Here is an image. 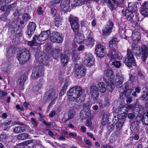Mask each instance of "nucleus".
Segmentation results:
<instances>
[{"label":"nucleus","mask_w":148,"mask_h":148,"mask_svg":"<svg viewBox=\"0 0 148 148\" xmlns=\"http://www.w3.org/2000/svg\"><path fill=\"white\" fill-rule=\"evenodd\" d=\"M82 94V89L78 86H75L70 88L67 92V95L70 97V101H73L80 97Z\"/></svg>","instance_id":"nucleus-1"},{"label":"nucleus","mask_w":148,"mask_h":148,"mask_svg":"<svg viewBox=\"0 0 148 148\" xmlns=\"http://www.w3.org/2000/svg\"><path fill=\"white\" fill-rule=\"evenodd\" d=\"M31 54L28 49H23L17 55V58L20 64H25L30 58Z\"/></svg>","instance_id":"nucleus-2"},{"label":"nucleus","mask_w":148,"mask_h":148,"mask_svg":"<svg viewBox=\"0 0 148 148\" xmlns=\"http://www.w3.org/2000/svg\"><path fill=\"white\" fill-rule=\"evenodd\" d=\"M77 17L71 15L68 17V21L74 34H77L79 31V25Z\"/></svg>","instance_id":"nucleus-3"},{"label":"nucleus","mask_w":148,"mask_h":148,"mask_svg":"<svg viewBox=\"0 0 148 148\" xmlns=\"http://www.w3.org/2000/svg\"><path fill=\"white\" fill-rule=\"evenodd\" d=\"M107 56L110 59L109 62H112L111 65L116 68H120L121 66V64L120 61L116 60L119 58L118 52L108 53Z\"/></svg>","instance_id":"nucleus-4"},{"label":"nucleus","mask_w":148,"mask_h":148,"mask_svg":"<svg viewBox=\"0 0 148 148\" xmlns=\"http://www.w3.org/2000/svg\"><path fill=\"white\" fill-rule=\"evenodd\" d=\"M124 62L128 67L130 68L132 66L136 65V61L132 52L128 49L127 51V57L125 58Z\"/></svg>","instance_id":"nucleus-5"},{"label":"nucleus","mask_w":148,"mask_h":148,"mask_svg":"<svg viewBox=\"0 0 148 148\" xmlns=\"http://www.w3.org/2000/svg\"><path fill=\"white\" fill-rule=\"evenodd\" d=\"M44 68L43 66L39 65L34 68L32 70L31 76L35 80L38 79L39 76L44 75Z\"/></svg>","instance_id":"nucleus-6"},{"label":"nucleus","mask_w":148,"mask_h":148,"mask_svg":"<svg viewBox=\"0 0 148 148\" xmlns=\"http://www.w3.org/2000/svg\"><path fill=\"white\" fill-rule=\"evenodd\" d=\"M49 40L51 42L61 43L63 40V38L62 34L57 31H53L50 34Z\"/></svg>","instance_id":"nucleus-7"},{"label":"nucleus","mask_w":148,"mask_h":148,"mask_svg":"<svg viewBox=\"0 0 148 148\" xmlns=\"http://www.w3.org/2000/svg\"><path fill=\"white\" fill-rule=\"evenodd\" d=\"M83 55L84 56V63L85 65L89 66L93 65L95 59L92 54L85 52Z\"/></svg>","instance_id":"nucleus-8"},{"label":"nucleus","mask_w":148,"mask_h":148,"mask_svg":"<svg viewBox=\"0 0 148 148\" xmlns=\"http://www.w3.org/2000/svg\"><path fill=\"white\" fill-rule=\"evenodd\" d=\"M105 47L100 44L95 45V51L97 56L99 58H103L106 55V51Z\"/></svg>","instance_id":"nucleus-9"},{"label":"nucleus","mask_w":148,"mask_h":148,"mask_svg":"<svg viewBox=\"0 0 148 148\" xmlns=\"http://www.w3.org/2000/svg\"><path fill=\"white\" fill-rule=\"evenodd\" d=\"M117 38L116 37H112L111 40L109 42L108 45L110 49L108 53H117V44L119 42Z\"/></svg>","instance_id":"nucleus-10"},{"label":"nucleus","mask_w":148,"mask_h":148,"mask_svg":"<svg viewBox=\"0 0 148 148\" xmlns=\"http://www.w3.org/2000/svg\"><path fill=\"white\" fill-rule=\"evenodd\" d=\"M36 25L34 22H30L27 26V30L26 33V34L28 35L29 38H30L32 36L36 30Z\"/></svg>","instance_id":"nucleus-11"},{"label":"nucleus","mask_w":148,"mask_h":148,"mask_svg":"<svg viewBox=\"0 0 148 148\" xmlns=\"http://www.w3.org/2000/svg\"><path fill=\"white\" fill-rule=\"evenodd\" d=\"M27 78V77L25 74L21 75L18 78L17 80V83H18L19 85L18 87L19 90H24V84Z\"/></svg>","instance_id":"nucleus-12"},{"label":"nucleus","mask_w":148,"mask_h":148,"mask_svg":"<svg viewBox=\"0 0 148 148\" xmlns=\"http://www.w3.org/2000/svg\"><path fill=\"white\" fill-rule=\"evenodd\" d=\"M123 16L125 17V19L128 22H132L134 17V14L133 12L128 9H123L122 10Z\"/></svg>","instance_id":"nucleus-13"},{"label":"nucleus","mask_w":148,"mask_h":148,"mask_svg":"<svg viewBox=\"0 0 148 148\" xmlns=\"http://www.w3.org/2000/svg\"><path fill=\"white\" fill-rule=\"evenodd\" d=\"M86 72V69L85 68L80 66L76 69L75 75L76 78H79L85 75Z\"/></svg>","instance_id":"nucleus-14"},{"label":"nucleus","mask_w":148,"mask_h":148,"mask_svg":"<svg viewBox=\"0 0 148 148\" xmlns=\"http://www.w3.org/2000/svg\"><path fill=\"white\" fill-rule=\"evenodd\" d=\"M90 93L93 99L97 100L99 96L98 88L95 85H93L90 87Z\"/></svg>","instance_id":"nucleus-15"},{"label":"nucleus","mask_w":148,"mask_h":148,"mask_svg":"<svg viewBox=\"0 0 148 148\" xmlns=\"http://www.w3.org/2000/svg\"><path fill=\"white\" fill-rule=\"evenodd\" d=\"M39 55V53H38L36 54L35 57L36 60L43 65H47L49 64L48 59H46L45 57H43V56Z\"/></svg>","instance_id":"nucleus-16"},{"label":"nucleus","mask_w":148,"mask_h":148,"mask_svg":"<svg viewBox=\"0 0 148 148\" xmlns=\"http://www.w3.org/2000/svg\"><path fill=\"white\" fill-rule=\"evenodd\" d=\"M70 4L69 0H62L60 4V8L62 10L66 12L69 9Z\"/></svg>","instance_id":"nucleus-17"},{"label":"nucleus","mask_w":148,"mask_h":148,"mask_svg":"<svg viewBox=\"0 0 148 148\" xmlns=\"http://www.w3.org/2000/svg\"><path fill=\"white\" fill-rule=\"evenodd\" d=\"M131 45L132 47V51L134 55L137 56L140 54L141 55V52L140 51V47L138 45L137 43H133Z\"/></svg>","instance_id":"nucleus-18"},{"label":"nucleus","mask_w":148,"mask_h":148,"mask_svg":"<svg viewBox=\"0 0 148 148\" xmlns=\"http://www.w3.org/2000/svg\"><path fill=\"white\" fill-rule=\"evenodd\" d=\"M142 90L139 99L142 101H148V89L146 87H144L143 88Z\"/></svg>","instance_id":"nucleus-19"},{"label":"nucleus","mask_w":148,"mask_h":148,"mask_svg":"<svg viewBox=\"0 0 148 148\" xmlns=\"http://www.w3.org/2000/svg\"><path fill=\"white\" fill-rule=\"evenodd\" d=\"M51 32L50 29L42 32L40 35L41 39L40 41H44L46 40L50 35Z\"/></svg>","instance_id":"nucleus-20"},{"label":"nucleus","mask_w":148,"mask_h":148,"mask_svg":"<svg viewBox=\"0 0 148 148\" xmlns=\"http://www.w3.org/2000/svg\"><path fill=\"white\" fill-rule=\"evenodd\" d=\"M138 3L137 2H130L128 4V10L134 13H137L138 11L137 5Z\"/></svg>","instance_id":"nucleus-21"},{"label":"nucleus","mask_w":148,"mask_h":148,"mask_svg":"<svg viewBox=\"0 0 148 148\" xmlns=\"http://www.w3.org/2000/svg\"><path fill=\"white\" fill-rule=\"evenodd\" d=\"M62 50L59 49L53 48L52 49L50 56H52L54 59H57L60 55V53H62Z\"/></svg>","instance_id":"nucleus-22"},{"label":"nucleus","mask_w":148,"mask_h":148,"mask_svg":"<svg viewBox=\"0 0 148 148\" xmlns=\"http://www.w3.org/2000/svg\"><path fill=\"white\" fill-rule=\"evenodd\" d=\"M132 37L133 40L139 42L141 38L140 31L137 29L134 30L133 32Z\"/></svg>","instance_id":"nucleus-23"},{"label":"nucleus","mask_w":148,"mask_h":148,"mask_svg":"<svg viewBox=\"0 0 148 148\" xmlns=\"http://www.w3.org/2000/svg\"><path fill=\"white\" fill-rule=\"evenodd\" d=\"M79 55V54L77 51L76 50H74L72 56L74 64L76 66L79 65V63L78 62V60L79 59V58L78 57Z\"/></svg>","instance_id":"nucleus-24"},{"label":"nucleus","mask_w":148,"mask_h":148,"mask_svg":"<svg viewBox=\"0 0 148 148\" xmlns=\"http://www.w3.org/2000/svg\"><path fill=\"white\" fill-rule=\"evenodd\" d=\"M18 29L16 31L15 35L13 36L14 40L15 39V41L19 40V38L22 36V27H21L20 25H18Z\"/></svg>","instance_id":"nucleus-25"},{"label":"nucleus","mask_w":148,"mask_h":148,"mask_svg":"<svg viewBox=\"0 0 148 148\" xmlns=\"http://www.w3.org/2000/svg\"><path fill=\"white\" fill-rule=\"evenodd\" d=\"M104 73L107 75L108 79H106L105 80H110L112 81L114 79V75L113 71L112 70L108 69L105 71Z\"/></svg>","instance_id":"nucleus-26"},{"label":"nucleus","mask_w":148,"mask_h":148,"mask_svg":"<svg viewBox=\"0 0 148 148\" xmlns=\"http://www.w3.org/2000/svg\"><path fill=\"white\" fill-rule=\"evenodd\" d=\"M106 82L107 85L106 89L108 92L112 93L115 87L113 82L110 80H106Z\"/></svg>","instance_id":"nucleus-27"},{"label":"nucleus","mask_w":148,"mask_h":148,"mask_svg":"<svg viewBox=\"0 0 148 148\" xmlns=\"http://www.w3.org/2000/svg\"><path fill=\"white\" fill-rule=\"evenodd\" d=\"M11 2V0H0V10L3 12H5L7 5L9 4Z\"/></svg>","instance_id":"nucleus-28"},{"label":"nucleus","mask_w":148,"mask_h":148,"mask_svg":"<svg viewBox=\"0 0 148 148\" xmlns=\"http://www.w3.org/2000/svg\"><path fill=\"white\" fill-rule=\"evenodd\" d=\"M60 62L61 64L64 66L66 65L68 63V56L63 53H60Z\"/></svg>","instance_id":"nucleus-29"},{"label":"nucleus","mask_w":148,"mask_h":148,"mask_svg":"<svg viewBox=\"0 0 148 148\" xmlns=\"http://www.w3.org/2000/svg\"><path fill=\"white\" fill-rule=\"evenodd\" d=\"M94 39H86L84 42V44L88 48H92L95 44Z\"/></svg>","instance_id":"nucleus-30"},{"label":"nucleus","mask_w":148,"mask_h":148,"mask_svg":"<svg viewBox=\"0 0 148 148\" xmlns=\"http://www.w3.org/2000/svg\"><path fill=\"white\" fill-rule=\"evenodd\" d=\"M112 32L104 26L102 29V36L103 37H107L111 34Z\"/></svg>","instance_id":"nucleus-31"},{"label":"nucleus","mask_w":148,"mask_h":148,"mask_svg":"<svg viewBox=\"0 0 148 148\" xmlns=\"http://www.w3.org/2000/svg\"><path fill=\"white\" fill-rule=\"evenodd\" d=\"M126 32V30L125 28L123 27L120 25L119 26V36H120L122 38L127 39V37L125 35Z\"/></svg>","instance_id":"nucleus-32"},{"label":"nucleus","mask_w":148,"mask_h":148,"mask_svg":"<svg viewBox=\"0 0 148 148\" xmlns=\"http://www.w3.org/2000/svg\"><path fill=\"white\" fill-rule=\"evenodd\" d=\"M69 82L68 81H65L64 84V85L62 86L61 90L59 93V96L60 97L62 96L66 92V91L68 87L69 86Z\"/></svg>","instance_id":"nucleus-33"},{"label":"nucleus","mask_w":148,"mask_h":148,"mask_svg":"<svg viewBox=\"0 0 148 148\" xmlns=\"http://www.w3.org/2000/svg\"><path fill=\"white\" fill-rule=\"evenodd\" d=\"M74 34L75 36L76 40L77 42L80 44L84 41V37L83 35L80 33L79 31V33L77 34Z\"/></svg>","instance_id":"nucleus-34"},{"label":"nucleus","mask_w":148,"mask_h":148,"mask_svg":"<svg viewBox=\"0 0 148 148\" xmlns=\"http://www.w3.org/2000/svg\"><path fill=\"white\" fill-rule=\"evenodd\" d=\"M114 25V21L111 19H109L104 26L112 31Z\"/></svg>","instance_id":"nucleus-35"},{"label":"nucleus","mask_w":148,"mask_h":148,"mask_svg":"<svg viewBox=\"0 0 148 148\" xmlns=\"http://www.w3.org/2000/svg\"><path fill=\"white\" fill-rule=\"evenodd\" d=\"M98 89L100 92L104 93L106 90V88L105 87V84L102 82H100L98 83Z\"/></svg>","instance_id":"nucleus-36"},{"label":"nucleus","mask_w":148,"mask_h":148,"mask_svg":"<svg viewBox=\"0 0 148 148\" xmlns=\"http://www.w3.org/2000/svg\"><path fill=\"white\" fill-rule=\"evenodd\" d=\"M47 99L50 100L52 97L56 95L55 90L53 89H51L49 90L47 93Z\"/></svg>","instance_id":"nucleus-37"},{"label":"nucleus","mask_w":148,"mask_h":148,"mask_svg":"<svg viewBox=\"0 0 148 148\" xmlns=\"http://www.w3.org/2000/svg\"><path fill=\"white\" fill-rule=\"evenodd\" d=\"M108 121V116L107 114L104 113L102 116L101 123L102 125H106Z\"/></svg>","instance_id":"nucleus-38"},{"label":"nucleus","mask_w":148,"mask_h":148,"mask_svg":"<svg viewBox=\"0 0 148 148\" xmlns=\"http://www.w3.org/2000/svg\"><path fill=\"white\" fill-rule=\"evenodd\" d=\"M43 79H39V82L33 88L34 90L38 92L39 90L42 88L43 82Z\"/></svg>","instance_id":"nucleus-39"},{"label":"nucleus","mask_w":148,"mask_h":148,"mask_svg":"<svg viewBox=\"0 0 148 148\" xmlns=\"http://www.w3.org/2000/svg\"><path fill=\"white\" fill-rule=\"evenodd\" d=\"M25 130V128L24 127L18 126L14 128L13 132L15 133L18 134L24 132Z\"/></svg>","instance_id":"nucleus-40"},{"label":"nucleus","mask_w":148,"mask_h":148,"mask_svg":"<svg viewBox=\"0 0 148 148\" xmlns=\"http://www.w3.org/2000/svg\"><path fill=\"white\" fill-rule=\"evenodd\" d=\"M16 4L15 2L11 4L8 5H7L6 7V9L5 10V12L6 14H9L10 12V10L11 9H12L14 8L16 6Z\"/></svg>","instance_id":"nucleus-41"},{"label":"nucleus","mask_w":148,"mask_h":148,"mask_svg":"<svg viewBox=\"0 0 148 148\" xmlns=\"http://www.w3.org/2000/svg\"><path fill=\"white\" fill-rule=\"evenodd\" d=\"M127 116V113L123 112V113L120 114L118 118V121L124 123L126 120V118Z\"/></svg>","instance_id":"nucleus-42"},{"label":"nucleus","mask_w":148,"mask_h":148,"mask_svg":"<svg viewBox=\"0 0 148 148\" xmlns=\"http://www.w3.org/2000/svg\"><path fill=\"white\" fill-rule=\"evenodd\" d=\"M7 54L6 57L7 58H10L11 57H12L13 56V49L11 47H9L8 49L7 48Z\"/></svg>","instance_id":"nucleus-43"},{"label":"nucleus","mask_w":148,"mask_h":148,"mask_svg":"<svg viewBox=\"0 0 148 148\" xmlns=\"http://www.w3.org/2000/svg\"><path fill=\"white\" fill-rule=\"evenodd\" d=\"M28 135L27 133H22L18 135L17 136L18 139L25 140L28 138Z\"/></svg>","instance_id":"nucleus-44"},{"label":"nucleus","mask_w":148,"mask_h":148,"mask_svg":"<svg viewBox=\"0 0 148 148\" xmlns=\"http://www.w3.org/2000/svg\"><path fill=\"white\" fill-rule=\"evenodd\" d=\"M130 128L131 130H133V132H136L139 130V126L137 124L132 123L131 125Z\"/></svg>","instance_id":"nucleus-45"},{"label":"nucleus","mask_w":148,"mask_h":148,"mask_svg":"<svg viewBox=\"0 0 148 148\" xmlns=\"http://www.w3.org/2000/svg\"><path fill=\"white\" fill-rule=\"evenodd\" d=\"M75 114V111L73 109H71L69 112L68 117L71 119L74 117Z\"/></svg>","instance_id":"nucleus-46"},{"label":"nucleus","mask_w":148,"mask_h":148,"mask_svg":"<svg viewBox=\"0 0 148 148\" xmlns=\"http://www.w3.org/2000/svg\"><path fill=\"white\" fill-rule=\"evenodd\" d=\"M15 21H12L9 25V27H13L16 28V30H17V29H18V25H18V22L16 21V22H15Z\"/></svg>","instance_id":"nucleus-47"},{"label":"nucleus","mask_w":148,"mask_h":148,"mask_svg":"<svg viewBox=\"0 0 148 148\" xmlns=\"http://www.w3.org/2000/svg\"><path fill=\"white\" fill-rule=\"evenodd\" d=\"M52 46L50 45H47V47L45 49L46 52H47V53H48V56H50V54L51 53V52L52 50Z\"/></svg>","instance_id":"nucleus-48"},{"label":"nucleus","mask_w":148,"mask_h":148,"mask_svg":"<svg viewBox=\"0 0 148 148\" xmlns=\"http://www.w3.org/2000/svg\"><path fill=\"white\" fill-rule=\"evenodd\" d=\"M92 117L91 116L87 120L86 122V125L88 127H89L91 126L92 125V123L91 121Z\"/></svg>","instance_id":"nucleus-49"},{"label":"nucleus","mask_w":148,"mask_h":148,"mask_svg":"<svg viewBox=\"0 0 148 148\" xmlns=\"http://www.w3.org/2000/svg\"><path fill=\"white\" fill-rule=\"evenodd\" d=\"M23 19L25 21H27L30 19V15L27 13H24L22 15Z\"/></svg>","instance_id":"nucleus-50"},{"label":"nucleus","mask_w":148,"mask_h":148,"mask_svg":"<svg viewBox=\"0 0 148 148\" xmlns=\"http://www.w3.org/2000/svg\"><path fill=\"white\" fill-rule=\"evenodd\" d=\"M146 10L143 8L140 10V13L144 17H145L148 16V12L146 11Z\"/></svg>","instance_id":"nucleus-51"},{"label":"nucleus","mask_w":148,"mask_h":148,"mask_svg":"<svg viewBox=\"0 0 148 148\" xmlns=\"http://www.w3.org/2000/svg\"><path fill=\"white\" fill-rule=\"evenodd\" d=\"M57 12L56 9L53 8H51V10L49 11L50 14L53 17H54L56 15Z\"/></svg>","instance_id":"nucleus-52"},{"label":"nucleus","mask_w":148,"mask_h":148,"mask_svg":"<svg viewBox=\"0 0 148 148\" xmlns=\"http://www.w3.org/2000/svg\"><path fill=\"white\" fill-rule=\"evenodd\" d=\"M123 123L121 122L120 121H118V122H117L116 123V129L118 130H120L121 129Z\"/></svg>","instance_id":"nucleus-53"},{"label":"nucleus","mask_w":148,"mask_h":148,"mask_svg":"<svg viewBox=\"0 0 148 148\" xmlns=\"http://www.w3.org/2000/svg\"><path fill=\"white\" fill-rule=\"evenodd\" d=\"M16 28L13 27H9L8 30V33L9 34L11 35L15 33Z\"/></svg>","instance_id":"nucleus-54"},{"label":"nucleus","mask_w":148,"mask_h":148,"mask_svg":"<svg viewBox=\"0 0 148 148\" xmlns=\"http://www.w3.org/2000/svg\"><path fill=\"white\" fill-rule=\"evenodd\" d=\"M7 95L6 92L0 90V99H3L4 98V96Z\"/></svg>","instance_id":"nucleus-55"},{"label":"nucleus","mask_w":148,"mask_h":148,"mask_svg":"<svg viewBox=\"0 0 148 148\" xmlns=\"http://www.w3.org/2000/svg\"><path fill=\"white\" fill-rule=\"evenodd\" d=\"M82 0H75L73 5L75 6L82 5Z\"/></svg>","instance_id":"nucleus-56"},{"label":"nucleus","mask_w":148,"mask_h":148,"mask_svg":"<svg viewBox=\"0 0 148 148\" xmlns=\"http://www.w3.org/2000/svg\"><path fill=\"white\" fill-rule=\"evenodd\" d=\"M123 82V79H119L116 84V87L117 88H119L121 87L122 86V84Z\"/></svg>","instance_id":"nucleus-57"},{"label":"nucleus","mask_w":148,"mask_h":148,"mask_svg":"<svg viewBox=\"0 0 148 148\" xmlns=\"http://www.w3.org/2000/svg\"><path fill=\"white\" fill-rule=\"evenodd\" d=\"M114 128V125L113 124H108L107 126V129L108 130L111 132L112 131Z\"/></svg>","instance_id":"nucleus-58"},{"label":"nucleus","mask_w":148,"mask_h":148,"mask_svg":"<svg viewBox=\"0 0 148 148\" xmlns=\"http://www.w3.org/2000/svg\"><path fill=\"white\" fill-rule=\"evenodd\" d=\"M103 100L102 99H99L98 100V103H99V106L100 109H103L104 108L103 105Z\"/></svg>","instance_id":"nucleus-59"},{"label":"nucleus","mask_w":148,"mask_h":148,"mask_svg":"<svg viewBox=\"0 0 148 148\" xmlns=\"http://www.w3.org/2000/svg\"><path fill=\"white\" fill-rule=\"evenodd\" d=\"M31 122L32 124L33 125L34 127H36L38 125L37 121H36V119L33 118H32L31 119Z\"/></svg>","instance_id":"nucleus-60"},{"label":"nucleus","mask_w":148,"mask_h":148,"mask_svg":"<svg viewBox=\"0 0 148 148\" xmlns=\"http://www.w3.org/2000/svg\"><path fill=\"white\" fill-rule=\"evenodd\" d=\"M132 91V90L130 89H128V90H124V92L125 95L127 97H128L131 95Z\"/></svg>","instance_id":"nucleus-61"},{"label":"nucleus","mask_w":148,"mask_h":148,"mask_svg":"<svg viewBox=\"0 0 148 148\" xmlns=\"http://www.w3.org/2000/svg\"><path fill=\"white\" fill-rule=\"evenodd\" d=\"M104 107L108 106L110 104L109 100L108 98H106L105 100L104 101Z\"/></svg>","instance_id":"nucleus-62"},{"label":"nucleus","mask_w":148,"mask_h":148,"mask_svg":"<svg viewBox=\"0 0 148 148\" xmlns=\"http://www.w3.org/2000/svg\"><path fill=\"white\" fill-rule=\"evenodd\" d=\"M12 122L11 120H7L3 123V125L4 126H8L10 125L11 123Z\"/></svg>","instance_id":"nucleus-63"},{"label":"nucleus","mask_w":148,"mask_h":148,"mask_svg":"<svg viewBox=\"0 0 148 148\" xmlns=\"http://www.w3.org/2000/svg\"><path fill=\"white\" fill-rule=\"evenodd\" d=\"M138 75L142 79L144 80L145 79V76L143 74L141 71H139L138 73Z\"/></svg>","instance_id":"nucleus-64"}]
</instances>
